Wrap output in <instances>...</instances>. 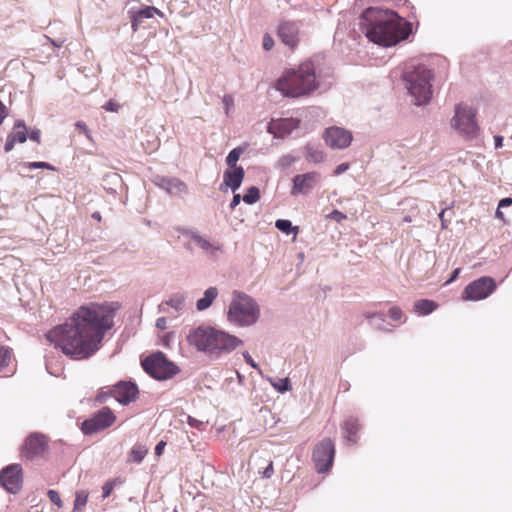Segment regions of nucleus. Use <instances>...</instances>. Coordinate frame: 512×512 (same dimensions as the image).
Returning <instances> with one entry per match:
<instances>
[{"instance_id": "38", "label": "nucleus", "mask_w": 512, "mask_h": 512, "mask_svg": "<svg viewBox=\"0 0 512 512\" xmlns=\"http://www.w3.org/2000/svg\"><path fill=\"white\" fill-rule=\"evenodd\" d=\"M275 226L277 229L286 234H289L292 230H297V227L293 228L291 221L286 219H278L275 222Z\"/></svg>"}, {"instance_id": "1", "label": "nucleus", "mask_w": 512, "mask_h": 512, "mask_svg": "<svg viewBox=\"0 0 512 512\" xmlns=\"http://www.w3.org/2000/svg\"><path fill=\"white\" fill-rule=\"evenodd\" d=\"M117 308V303L82 306L69 321L50 330L46 338L65 355L86 359L99 350L106 331L113 327Z\"/></svg>"}, {"instance_id": "29", "label": "nucleus", "mask_w": 512, "mask_h": 512, "mask_svg": "<svg viewBox=\"0 0 512 512\" xmlns=\"http://www.w3.org/2000/svg\"><path fill=\"white\" fill-rule=\"evenodd\" d=\"M89 493L86 490H79L75 494L73 512H81L87 504Z\"/></svg>"}, {"instance_id": "8", "label": "nucleus", "mask_w": 512, "mask_h": 512, "mask_svg": "<svg viewBox=\"0 0 512 512\" xmlns=\"http://www.w3.org/2000/svg\"><path fill=\"white\" fill-rule=\"evenodd\" d=\"M334 455L335 447L330 438L323 439L315 446L312 457L318 473L329 471L334 460Z\"/></svg>"}, {"instance_id": "51", "label": "nucleus", "mask_w": 512, "mask_h": 512, "mask_svg": "<svg viewBox=\"0 0 512 512\" xmlns=\"http://www.w3.org/2000/svg\"><path fill=\"white\" fill-rule=\"evenodd\" d=\"M349 168V165L347 163H341L340 165H338L335 170H334V174L335 175H340L342 173H344L345 171H347Z\"/></svg>"}, {"instance_id": "28", "label": "nucleus", "mask_w": 512, "mask_h": 512, "mask_svg": "<svg viewBox=\"0 0 512 512\" xmlns=\"http://www.w3.org/2000/svg\"><path fill=\"white\" fill-rule=\"evenodd\" d=\"M185 301L186 297L184 294L175 293L172 294L167 301H165V304L173 308L175 311L179 312L184 309Z\"/></svg>"}, {"instance_id": "59", "label": "nucleus", "mask_w": 512, "mask_h": 512, "mask_svg": "<svg viewBox=\"0 0 512 512\" xmlns=\"http://www.w3.org/2000/svg\"><path fill=\"white\" fill-rule=\"evenodd\" d=\"M76 127H77V128H79V129H81V130H83V131L85 132V134H86V136H87L88 138L90 137V136H89L88 129H87V125H86L84 122H82V121H78V122L76 123Z\"/></svg>"}, {"instance_id": "5", "label": "nucleus", "mask_w": 512, "mask_h": 512, "mask_svg": "<svg viewBox=\"0 0 512 512\" xmlns=\"http://www.w3.org/2000/svg\"><path fill=\"white\" fill-rule=\"evenodd\" d=\"M261 315L259 304L250 295L234 290L227 310V321L236 327L255 325Z\"/></svg>"}, {"instance_id": "18", "label": "nucleus", "mask_w": 512, "mask_h": 512, "mask_svg": "<svg viewBox=\"0 0 512 512\" xmlns=\"http://www.w3.org/2000/svg\"><path fill=\"white\" fill-rule=\"evenodd\" d=\"M298 126L299 120L294 118L272 119L268 124L267 131L276 138H284Z\"/></svg>"}, {"instance_id": "60", "label": "nucleus", "mask_w": 512, "mask_h": 512, "mask_svg": "<svg viewBox=\"0 0 512 512\" xmlns=\"http://www.w3.org/2000/svg\"><path fill=\"white\" fill-rule=\"evenodd\" d=\"M495 148H501L503 146V137L496 135L494 136Z\"/></svg>"}, {"instance_id": "13", "label": "nucleus", "mask_w": 512, "mask_h": 512, "mask_svg": "<svg viewBox=\"0 0 512 512\" xmlns=\"http://www.w3.org/2000/svg\"><path fill=\"white\" fill-rule=\"evenodd\" d=\"M321 181V175L317 172L298 174L293 177L291 194L296 196L306 194L315 188Z\"/></svg>"}, {"instance_id": "17", "label": "nucleus", "mask_w": 512, "mask_h": 512, "mask_svg": "<svg viewBox=\"0 0 512 512\" xmlns=\"http://www.w3.org/2000/svg\"><path fill=\"white\" fill-rule=\"evenodd\" d=\"M277 34L285 45L294 48L299 41L300 24L296 21H283L279 24Z\"/></svg>"}, {"instance_id": "20", "label": "nucleus", "mask_w": 512, "mask_h": 512, "mask_svg": "<svg viewBox=\"0 0 512 512\" xmlns=\"http://www.w3.org/2000/svg\"><path fill=\"white\" fill-rule=\"evenodd\" d=\"M27 126L23 120H17L12 131L8 134L4 145L5 152H10L16 143H24L27 140Z\"/></svg>"}, {"instance_id": "41", "label": "nucleus", "mask_w": 512, "mask_h": 512, "mask_svg": "<svg viewBox=\"0 0 512 512\" xmlns=\"http://www.w3.org/2000/svg\"><path fill=\"white\" fill-rule=\"evenodd\" d=\"M222 103L224 105L226 115H229L230 110L234 106V99H233V97L231 95H229V94L224 95L223 98H222Z\"/></svg>"}, {"instance_id": "2", "label": "nucleus", "mask_w": 512, "mask_h": 512, "mask_svg": "<svg viewBox=\"0 0 512 512\" xmlns=\"http://www.w3.org/2000/svg\"><path fill=\"white\" fill-rule=\"evenodd\" d=\"M359 26L369 41L384 47L396 45L410 33L408 24L396 12L378 7L365 9Z\"/></svg>"}, {"instance_id": "43", "label": "nucleus", "mask_w": 512, "mask_h": 512, "mask_svg": "<svg viewBox=\"0 0 512 512\" xmlns=\"http://www.w3.org/2000/svg\"><path fill=\"white\" fill-rule=\"evenodd\" d=\"M328 218L340 223L342 220L346 219V215H344L342 212L338 210H333L329 215Z\"/></svg>"}, {"instance_id": "45", "label": "nucleus", "mask_w": 512, "mask_h": 512, "mask_svg": "<svg viewBox=\"0 0 512 512\" xmlns=\"http://www.w3.org/2000/svg\"><path fill=\"white\" fill-rule=\"evenodd\" d=\"M273 45H274L273 38L270 35L265 34L263 37V48L268 51V50L272 49Z\"/></svg>"}, {"instance_id": "3", "label": "nucleus", "mask_w": 512, "mask_h": 512, "mask_svg": "<svg viewBox=\"0 0 512 512\" xmlns=\"http://www.w3.org/2000/svg\"><path fill=\"white\" fill-rule=\"evenodd\" d=\"M186 339L189 345L214 359L232 352L243 344L240 338L206 325L192 328Z\"/></svg>"}, {"instance_id": "9", "label": "nucleus", "mask_w": 512, "mask_h": 512, "mask_svg": "<svg viewBox=\"0 0 512 512\" xmlns=\"http://www.w3.org/2000/svg\"><path fill=\"white\" fill-rule=\"evenodd\" d=\"M496 289L493 278L483 276L466 286L462 298L468 301H478L487 298Z\"/></svg>"}, {"instance_id": "22", "label": "nucleus", "mask_w": 512, "mask_h": 512, "mask_svg": "<svg viewBox=\"0 0 512 512\" xmlns=\"http://www.w3.org/2000/svg\"><path fill=\"white\" fill-rule=\"evenodd\" d=\"M131 18V27L134 32H136L139 28V25L143 22L144 19H150L154 15H159L163 17V13L153 6H146L145 8L138 11H129Z\"/></svg>"}, {"instance_id": "48", "label": "nucleus", "mask_w": 512, "mask_h": 512, "mask_svg": "<svg viewBox=\"0 0 512 512\" xmlns=\"http://www.w3.org/2000/svg\"><path fill=\"white\" fill-rule=\"evenodd\" d=\"M113 490V483L112 482H106L103 487H102V491H103V498H107L110 496L111 492Z\"/></svg>"}, {"instance_id": "26", "label": "nucleus", "mask_w": 512, "mask_h": 512, "mask_svg": "<svg viewBox=\"0 0 512 512\" xmlns=\"http://www.w3.org/2000/svg\"><path fill=\"white\" fill-rule=\"evenodd\" d=\"M436 308L437 304L434 301L428 299L418 300L414 303V310L419 315H428L432 313Z\"/></svg>"}, {"instance_id": "54", "label": "nucleus", "mask_w": 512, "mask_h": 512, "mask_svg": "<svg viewBox=\"0 0 512 512\" xmlns=\"http://www.w3.org/2000/svg\"><path fill=\"white\" fill-rule=\"evenodd\" d=\"M510 205H512V198H510V197L503 198L498 203V207L499 208H505V207H508Z\"/></svg>"}, {"instance_id": "37", "label": "nucleus", "mask_w": 512, "mask_h": 512, "mask_svg": "<svg viewBox=\"0 0 512 512\" xmlns=\"http://www.w3.org/2000/svg\"><path fill=\"white\" fill-rule=\"evenodd\" d=\"M272 386L280 393H284L292 389L288 378L279 379L278 382H272Z\"/></svg>"}, {"instance_id": "47", "label": "nucleus", "mask_w": 512, "mask_h": 512, "mask_svg": "<svg viewBox=\"0 0 512 512\" xmlns=\"http://www.w3.org/2000/svg\"><path fill=\"white\" fill-rule=\"evenodd\" d=\"M243 358L245 362L249 364L252 368L259 370V365L253 360V358L248 352L243 353Z\"/></svg>"}, {"instance_id": "4", "label": "nucleus", "mask_w": 512, "mask_h": 512, "mask_svg": "<svg viewBox=\"0 0 512 512\" xmlns=\"http://www.w3.org/2000/svg\"><path fill=\"white\" fill-rule=\"evenodd\" d=\"M319 87L314 64L306 61L297 69L287 71L276 82V89L286 97H302L311 94Z\"/></svg>"}, {"instance_id": "56", "label": "nucleus", "mask_w": 512, "mask_h": 512, "mask_svg": "<svg viewBox=\"0 0 512 512\" xmlns=\"http://www.w3.org/2000/svg\"><path fill=\"white\" fill-rule=\"evenodd\" d=\"M273 472H274L273 463L270 462L269 465L264 469L263 476L265 478H270L272 476Z\"/></svg>"}, {"instance_id": "27", "label": "nucleus", "mask_w": 512, "mask_h": 512, "mask_svg": "<svg viewBox=\"0 0 512 512\" xmlns=\"http://www.w3.org/2000/svg\"><path fill=\"white\" fill-rule=\"evenodd\" d=\"M148 452V449L140 444H136L131 449L129 455H128V462L140 464L143 459L145 458L146 454Z\"/></svg>"}, {"instance_id": "31", "label": "nucleus", "mask_w": 512, "mask_h": 512, "mask_svg": "<svg viewBox=\"0 0 512 512\" xmlns=\"http://www.w3.org/2000/svg\"><path fill=\"white\" fill-rule=\"evenodd\" d=\"M243 153V149L241 147H236L229 152L226 157V164L229 166V169H234L237 166V162Z\"/></svg>"}, {"instance_id": "44", "label": "nucleus", "mask_w": 512, "mask_h": 512, "mask_svg": "<svg viewBox=\"0 0 512 512\" xmlns=\"http://www.w3.org/2000/svg\"><path fill=\"white\" fill-rule=\"evenodd\" d=\"M9 114L8 107L0 100V125L3 124L5 118Z\"/></svg>"}, {"instance_id": "55", "label": "nucleus", "mask_w": 512, "mask_h": 512, "mask_svg": "<svg viewBox=\"0 0 512 512\" xmlns=\"http://www.w3.org/2000/svg\"><path fill=\"white\" fill-rule=\"evenodd\" d=\"M166 325H167V320L165 317H160L156 320V327L161 329V330H164L166 329Z\"/></svg>"}, {"instance_id": "25", "label": "nucleus", "mask_w": 512, "mask_h": 512, "mask_svg": "<svg viewBox=\"0 0 512 512\" xmlns=\"http://www.w3.org/2000/svg\"><path fill=\"white\" fill-rule=\"evenodd\" d=\"M359 429L360 426L358 424V421L353 417L348 418L342 426L344 437L346 438L347 441L353 444L357 443V432L359 431Z\"/></svg>"}, {"instance_id": "24", "label": "nucleus", "mask_w": 512, "mask_h": 512, "mask_svg": "<svg viewBox=\"0 0 512 512\" xmlns=\"http://www.w3.org/2000/svg\"><path fill=\"white\" fill-rule=\"evenodd\" d=\"M194 243L209 257H215L217 252L221 251L220 244H218L217 242L210 241L207 237L201 234Z\"/></svg>"}, {"instance_id": "15", "label": "nucleus", "mask_w": 512, "mask_h": 512, "mask_svg": "<svg viewBox=\"0 0 512 512\" xmlns=\"http://www.w3.org/2000/svg\"><path fill=\"white\" fill-rule=\"evenodd\" d=\"M47 449V439L41 434H31L25 440L22 449V455L26 459L32 460L43 455Z\"/></svg>"}, {"instance_id": "36", "label": "nucleus", "mask_w": 512, "mask_h": 512, "mask_svg": "<svg viewBox=\"0 0 512 512\" xmlns=\"http://www.w3.org/2000/svg\"><path fill=\"white\" fill-rule=\"evenodd\" d=\"M11 360V353L7 347L0 346V371L8 366Z\"/></svg>"}, {"instance_id": "10", "label": "nucleus", "mask_w": 512, "mask_h": 512, "mask_svg": "<svg viewBox=\"0 0 512 512\" xmlns=\"http://www.w3.org/2000/svg\"><path fill=\"white\" fill-rule=\"evenodd\" d=\"M451 127L462 134L473 135L476 132L477 124L472 109L461 104L456 105Z\"/></svg>"}, {"instance_id": "35", "label": "nucleus", "mask_w": 512, "mask_h": 512, "mask_svg": "<svg viewBox=\"0 0 512 512\" xmlns=\"http://www.w3.org/2000/svg\"><path fill=\"white\" fill-rule=\"evenodd\" d=\"M110 397H114L113 386L102 387L95 400L99 403L106 402Z\"/></svg>"}, {"instance_id": "42", "label": "nucleus", "mask_w": 512, "mask_h": 512, "mask_svg": "<svg viewBox=\"0 0 512 512\" xmlns=\"http://www.w3.org/2000/svg\"><path fill=\"white\" fill-rule=\"evenodd\" d=\"M402 316H403V313H402L400 308H398V307L390 308V310H389V317L392 320L399 321V320H401Z\"/></svg>"}, {"instance_id": "39", "label": "nucleus", "mask_w": 512, "mask_h": 512, "mask_svg": "<svg viewBox=\"0 0 512 512\" xmlns=\"http://www.w3.org/2000/svg\"><path fill=\"white\" fill-rule=\"evenodd\" d=\"M23 166L30 170H33V169H47V170H52V171L56 170V168L54 166H52L51 164H49L47 162H41V161L25 163V164H23Z\"/></svg>"}, {"instance_id": "21", "label": "nucleus", "mask_w": 512, "mask_h": 512, "mask_svg": "<svg viewBox=\"0 0 512 512\" xmlns=\"http://www.w3.org/2000/svg\"><path fill=\"white\" fill-rule=\"evenodd\" d=\"M245 173L242 167H235L234 169H227L223 174V182L220 189L230 188L234 193L242 184Z\"/></svg>"}, {"instance_id": "30", "label": "nucleus", "mask_w": 512, "mask_h": 512, "mask_svg": "<svg viewBox=\"0 0 512 512\" xmlns=\"http://www.w3.org/2000/svg\"><path fill=\"white\" fill-rule=\"evenodd\" d=\"M306 159L307 161L309 162H312V163H320L324 160V154L322 151L312 147V146H307L306 147Z\"/></svg>"}, {"instance_id": "50", "label": "nucleus", "mask_w": 512, "mask_h": 512, "mask_svg": "<svg viewBox=\"0 0 512 512\" xmlns=\"http://www.w3.org/2000/svg\"><path fill=\"white\" fill-rule=\"evenodd\" d=\"M40 135H41V132L39 129H33L31 130V132L29 133V138L32 140V141H35L37 143L40 142Z\"/></svg>"}, {"instance_id": "33", "label": "nucleus", "mask_w": 512, "mask_h": 512, "mask_svg": "<svg viewBox=\"0 0 512 512\" xmlns=\"http://www.w3.org/2000/svg\"><path fill=\"white\" fill-rule=\"evenodd\" d=\"M300 158L298 156H294L292 154H285L282 155L276 164V167L285 169L293 165L295 162H297Z\"/></svg>"}, {"instance_id": "64", "label": "nucleus", "mask_w": 512, "mask_h": 512, "mask_svg": "<svg viewBox=\"0 0 512 512\" xmlns=\"http://www.w3.org/2000/svg\"><path fill=\"white\" fill-rule=\"evenodd\" d=\"M92 217H93L94 219L98 220V221H100V220H101V215H100V213H99V212H94V213L92 214Z\"/></svg>"}, {"instance_id": "34", "label": "nucleus", "mask_w": 512, "mask_h": 512, "mask_svg": "<svg viewBox=\"0 0 512 512\" xmlns=\"http://www.w3.org/2000/svg\"><path fill=\"white\" fill-rule=\"evenodd\" d=\"M260 198V192L259 189L255 186L250 187L247 190V193L243 196V201L246 204H254L256 203Z\"/></svg>"}, {"instance_id": "49", "label": "nucleus", "mask_w": 512, "mask_h": 512, "mask_svg": "<svg viewBox=\"0 0 512 512\" xmlns=\"http://www.w3.org/2000/svg\"><path fill=\"white\" fill-rule=\"evenodd\" d=\"M187 422L191 427L198 428V429H200L204 424L202 421H199L191 416L187 417Z\"/></svg>"}, {"instance_id": "63", "label": "nucleus", "mask_w": 512, "mask_h": 512, "mask_svg": "<svg viewBox=\"0 0 512 512\" xmlns=\"http://www.w3.org/2000/svg\"><path fill=\"white\" fill-rule=\"evenodd\" d=\"M495 215H496V217H497L498 219L504 220V214H503V212L501 211V208H499V207L497 208Z\"/></svg>"}, {"instance_id": "53", "label": "nucleus", "mask_w": 512, "mask_h": 512, "mask_svg": "<svg viewBox=\"0 0 512 512\" xmlns=\"http://www.w3.org/2000/svg\"><path fill=\"white\" fill-rule=\"evenodd\" d=\"M103 108L106 110V111H111V112H115L117 111L118 109V105L112 101H108L104 106Z\"/></svg>"}, {"instance_id": "12", "label": "nucleus", "mask_w": 512, "mask_h": 512, "mask_svg": "<svg viewBox=\"0 0 512 512\" xmlns=\"http://www.w3.org/2000/svg\"><path fill=\"white\" fill-rule=\"evenodd\" d=\"M22 481V468L19 464H11L0 472V484L12 494L21 489Z\"/></svg>"}, {"instance_id": "58", "label": "nucleus", "mask_w": 512, "mask_h": 512, "mask_svg": "<svg viewBox=\"0 0 512 512\" xmlns=\"http://www.w3.org/2000/svg\"><path fill=\"white\" fill-rule=\"evenodd\" d=\"M459 273H460V268H456V269L453 271V273H452L451 277H450V278L445 282V284H450V283H452V282H453V281L458 277Z\"/></svg>"}, {"instance_id": "62", "label": "nucleus", "mask_w": 512, "mask_h": 512, "mask_svg": "<svg viewBox=\"0 0 512 512\" xmlns=\"http://www.w3.org/2000/svg\"><path fill=\"white\" fill-rule=\"evenodd\" d=\"M45 37H46V39H47V40H48L52 45H54V46H56V47H61V46L63 45V43H64V41H63V40H61V41H55V40L51 39V38H50V37H48V36H45Z\"/></svg>"}, {"instance_id": "11", "label": "nucleus", "mask_w": 512, "mask_h": 512, "mask_svg": "<svg viewBox=\"0 0 512 512\" xmlns=\"http://www.w3.org/2000/svg\"><path fill=\"white\" fill-rule=\"evenodd\" d=\"M115 421V415L108 407L102 408L91 418L86 419L82 423V431L86 435H90L111 426Z\"/></svg>"}, {"instance_id": "46", "label": "nucleus", "mask_w": 512, "mask_h": 512, "mask_svg": "<svg viewBox=\"0 0 512 512\" xmlns=\"http://www.w3.org/2000/svg\"><path fill=\"white\" fill-rule=\"evenodd\" d=\"M366 318L369 319L371 325H374V320L384 322V315L379 313H368L366 314Z\"/></svg>"}, {"instance_id": "19", "label": "nucleus", "mask_w": 512, "mask_h": 512, "mask_svg": "<svg viewBox=\"0 0 512 512\" xmlns=\"http://www.w3.org/2000/svg\"><path fill=\"white\" fill-rule=\"evenodd\" d=\"M114 398L123 405H127L134 401L137 394L138 388L132 382L120 381L113 385Z\"/></svg>"}, {"instance_id": "32", "label": "nucleus", "mask_w": 512, "mask_h": 512, "mask_svg": "<svg viewBox=\"0 0 512 512\" xmlns=\"http://www.w3.org/2000/svg\"><path fill=\"white\" fill-rule=\"evenodd\" d=\"M174 230L179 234L186 238H188L193 243L196 241V239L199 237L200 233L194 229V228H188L183 226H177L174 228Z\"/></svg>"}, {"instance_id": "52", "label": "nucleus", "mask_w": 512, "mask_h": 512, "mask_svg": "<svg viewBox=\"0 0 512 512\" xmlns=\"http://www.w3.org/2000/svg\"><path fill=\"white\" fill-rule=\"evenodd\" d=\"M241 195L240 194H234L233 199L230 203V208L235 209L241 202Z\"/></svg>"}, {"instance_id": "61", "label": "nucleus", "mask_w": 512, "mask_h": 512, "mask_svg": "<svg viewBox=\"0 0 512 512\" xmlns=\"http://www.w3.org/2000/svg\"><path fill=\"white\" fill-rule=\"evenodd\" d=\"M165 445H166V444H165V442H163V441H160V442L156 445V447H155V453H156V455H161V454H162V451H163V449H164Z\"/></svg>"}, {"instance_id": "23", "label": "nucleus", "mask_w": 512, "mask_h": 512, "mask_svg": "<svg viewBox=\"0 0 512 512\" xmlns=\"http://www.w3.org/2000/svg\"><path fill=\"white\" fill-rule=\"evenodd\" d=\"M219 295V290L215 286H210L207 288L204 293L203 297L197 300L196 302V309L199 312L207 310L213 302L216 300V298Z\"/></svg>"}, {"instance_id": "6", "label": "nucleus", "mask_w": 512, "mask_h": 512, "mask_svg": "<svg viewBox=\"0 0 512 512\" xmlns=\"http://www.w3.org/2000/svg\"><path fill=\"white\" fill-rule=\"evenodd\" d=\"M432 72L424 65H411L403 73V81L417 106L427 104L432 97Z\"/></svg>"}, {"instance_id": "14", "label": "nucleus", "mask_w": 512, "mask_h": 512, "mask_svg": "<svg viewBox=\"0 0 512 512\" xmlns=\"http://www.w3.org/2000/svg\"><path fill=\"white\" fill-rule=\"evenodd\" d=\"M326 144L332 149H345L352 141V133L344 128L330 127L324 134Z\"/></svg>"}, {"instance_id": "40", "label": "nucleus", "mask_w": 512, "mask_h": 512, "mask_svg": "<svg viewBox=\"0 0 512 512\" xmlns=\"http://www.w3.org/2000/svg\"><path fill=\"white\" fill-rule=\"evenodd\" d=\"M47 495H48L49 500H50L53 504H55L58 508H61V507H62L63 503H62V500H61V498H60V496H59V494H58V492H57V491H55V490H49V491L47 492Z\"/></svg>"}, {"instance_id": "16", "label": "nucleus", "mask_w": 512, "mask_h": 512, "mask_svg": "<svg viewBox=\"0 0 512 512\" xmlns=\"http://www.w3.org/2000/svg\"><path fill=\"white\" fill-rule=\"evenodd\" d=\"M153 182L170 196L180 197L188 193V186L178 178L156 176Z\"/></svg>"}, {"instance_id": "57", "label": "nucleus", "mask_w": 512, "mask_h": 512, "mask_svg": "<svg viewBox=\"0 0 512 512\" xmlns=\"http://www.w3.org/2000/svg\"><path fill=\"white\" fill-rule=\"evenodd\" d=\"M445 213H446V210L443 209L440 213H439V218L441 220V226L443 229L447 228V220L445 219Z\"/></svg>"}, {"instance_id": "7", "label": "nucleus", "mask_w": 512, "mask_h": 512, "mask_svg": "<svg viewBox=\"0 0 512 512\" xmlns=\"http://www.w3.org/2000/svg\"><path fill=\"white\" fill-rule=\"evenodd\" d=\"M143 369L158 380H166L179 372L178 367L169 361L162 352H157L142 361Z\"/></svg>"}]
</instances>
